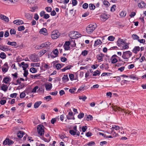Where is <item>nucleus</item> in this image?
I'll return each mask as SVG.
<instances>
[{
  "mask_svg": "<svg viewBox=\"0 0 146 146\" xmlns=\"http://www.w3.org/2000/svg\"><path fill=\"white\" fill-rule=\"evenodd\" d=\"M42 66L43 67H44V68L46 70L49 69L50 68V67L48 64L44 63L43 64Z\"/></svg>",
  "mask_w": 146,
  "mask_h": 146,
  "instance_id": "nucleus-40",
  "label": "nucleus"
},
{
  "mask_svg": "<svg viewBox=\"0 0 146 146\" xmlns=\"http://www.w3.org/2000/svg\"><path fill=\"white\" fill-rule=\"evenodd\" d=\"M95 144V142L93 141H91L87 143L86 145L88 146H94Z\"/></svg>",
  "mask_w": 146,
  "mask_h": 146,
  "instance_id": "nucleus-31",
  "label": "nucleus"
},
{
  "mask_svg": "<svg viewBox=\"0 0 146 146\" xmlns=\"http://www.w3.org/2000/svg\"><path fill=\"white\" fill-rule=\"evenodd\" d=\"M6 102V100H2L0 101V104L1 105L5 104Z\"/></svg>",
  "mask_w": 146,
  "mask_h": 146,
  "instance_id": "nucleus-64",
  "label": "nucleus"
},
{
  "mask_svg": "<svg viewBox=\"0 0 146 146\" xmlns=\"http://www.w3.org/2000/svg\"><path fill=\"white\" fill-rule=\"evenodd\" d=\"M0 49L4 51H7L9 50L8 48L5 47L3 45H0Z\"/></svg>",
  "mask_w": 146,
  "mask_h": 146,
  "instance_id": "nucleus-21",
  "label": "nucleus"
},
{
  "mask_svg": "<svg viewBox=\"0 0 146 146\" xmlns=\"http://www.w3.org/2000/svg\"><path fill=\"white\" fill-rule=\"evenodd\" d=\"M25 134V133L23 131H20L17 133V136L19 138H21L23 137Z\"/></svg>",
  "mask_w": 146,
  "mask_h": 146,
  "instance_id": "nucleus-17",
  "label": "nucleus"
},
{
  "mask_svg": "<svg viewBox=\"0 0 146 146\" xmlns=\"http://www.w3.org/2000/svg\"><path fill=\"white\" fill-rule=\"evenodd\" d=\"M111 74H112L111 73L105 72V73H102V74L101 75V76H110L111 75Z\"/></svg>",
  "mask_w": 146,
  "mask_h": 146,
  "instance_id": "nucleus-38",
  "label": "nucleus"
},
{
  "mask_svg": "<svg viewBox=\"0 0 146 146\" xmlns=\"http://www.w3.org/2000/svg\"><path fill=\"white\" fill-rule=\"evenodd\" d=\"M0 18L1 19L4 20V21L6 22H9V20L8 18L3 15H1L0 16Z\"/></svg>",
  "mask_w": 146,
  "mask_h": 146,
  "instance_id": "nucleus-14",
  "label": "nucleus"
},
{
  "mask_svg": "<svg viewBox=\"0 0 146 146\" xmlns=\"http://www.w3.org/2000/svg\"><path fill=\"white\" fill-rule=\"evenodd\" d=\"M132 37L134 39H137L138 40L139 39V37L135 34H133L132 36Z\"/></svg>",
  "mask_w": 146,
  "mask_h": 146,
  "instance_id": "nucleus-37",
  "label": "nucleus"
},
{
  "mask_svg": "<svg viewBox=\"0 0 146 146\" xmlns=\"http://www.w3.org/2000/svg\"><path fill=\"white\" fill-rule=\"evenodd\" d=\"M48 51L47 50H43L40 51L39 53V56H42L46 52Z\"/></svg>",
  "mask_w": 146,
  "mask_h": 146,
  "instance_id": "nucleus-26",
  "label": "nucleus"
},
{
  "mask_svg": "<svg viewBox=\"0 0 146 146\" xmlns=\"http://www.w3.org/2000/svg\"><path fill=\"white\" fill-rule=\"evenodd\" d=\"M70 44V42L69 41H67L65 42L63 45V46H69Z\"/></svg>",
  "mask_w": 146,
  "mask_h": 146,
  "instance_id": "nucleus-51",
  "label": "nucleus"
},
{
  "mask_svg": "<svg viewBox=\"0 0 146 146\" xmlns=\"http://www.w3.org/2000/svg\"><path fill=\"white\" fill-rule=\"evenodd\" d=\"M38 86H36L33 89V90L32 91V92L33 93H35L36 92V90L38 89Z\"/></svg>",
  "mask_w": 146,
  "mask_h": 146,
  "instance_id": "nucleus-50",
  "label": "nucleus"
},
{
  "mask_svg": "<svg viewBox=\"0 0 146 146\" xmlns=\"http://www.w3.org/2000/svg\"><path fill=\"white\" fill-rule=\"evenodd\" d=\"M140 50V48L139 46H135L132 52L135 54H136Z\"/></svg>",
  "mask_w": 146,
  "mask_h": 146,
  "instance_id": "nucleus-13",
  "label": "nucleus"
},
{
  "mask_svg": "<svg viewBox=\"0 0 146 146\" xmlns=\"http://www.w3.org/2000/svg\"><path fill=\"white\" fill-rule=\"evenodd\" d=\"M39 32L40 34H42L46 35L47 34V30L45 28H43L41 29L39 31Z\"/></svg>",
  "mask_w": 146,
  "mask_h": 146,
  "instance_id": "nucleus-16",
  "label": "nucleus"
},
{
  "mask_svg": "<svg viewBox=\"0 0 146 146\" xmlns=\"http://www.w3.org/2000/svg\"><path fill=\"white\" fill-rule=\"evenodd\" d=\"M88 5L87 3H85L82 5L83 8L84 9H86L88 7Z\"/></svg>",
  "mask_w": 146,
  "mask_h": 146,
  "instance_id": "nucleus-49",
  "label": "nucleus"
},
{
  "mask_svg": "<svg viewBox=\"0 0 146 146\" xmlns=\"http://www.w3.org/2000/svg\"><path fill=\"white\" fill-rule=\"evenodd\" d=\"M112 108L113 110L115 111H125L124 109H122L121 108L116 106H114V107H112Z\"/></svg>",
  "mask_w": 146,
  "mask_h": 146,
  "instance_id": "nucleus-15",
  "label": "nucleus"
},
{
  "mask_svg": "<svg viewBox=\"0 0 146 146\" xmlns=\"http://www.w3.org/2000/svg\"><path fill=\"white\" fill-rule=\"evenodd\" d=\"M138 6L140 8H142L146 6V4L143 1H141L140 3L138 4Z\"/></svg>",
  "mask_w": 146,
  "mask_h": 146,
  "instance_id": "nucleus-18",
  "label": "nucleus"
},
{
  "mask_svg": "<svg viewBox=\"0 0 146 146\" xmlns=\"http://www.w3.org/2000/svg\"><path fill=\"white\" fill-rule=\"evenodd\" d=\"M7 44L9 45L14 46L17 45V43L15 41L11 42L10 41H9L7 42Z\"/></svg>",
  "mask_w": 146,
  "mask_h": 146,
  "instance_id": "nucleus-23",
  "label": "nucleus"
},
{
  "mask_svg": "<svg viewBox=\"0 0 146 146\" xmlns=\"http://www.w3.org/2000/svg\"><path fill=\"white\" fill-rule=\"evenodd\" d=\"M88 54V52L87 50H84L82 52V54L84 56H85Z\"/></svg>",
  "mask_w": 146,
  "mask_h": 146,
  "instance_id": "nucleus-59",
  "label": "nucleus"
},
{
  "mask_svg": "<svg viewBox=\"0 0 146 146\" xmlns=\"http://www.w3.org/2000/svg\"><path fill=\"white\" fill-rule=\"evenodd\" d=\"M114 129H115V130H119V126L117 125H113L111 128V130H113Z\"/></svg>",
  "mask_w": 146,
  "mask_h": 146,
  "instance_id": "nucleus-32",
  "label": "nucleus"
},
{
  "mask_svg": "<svg viewBox=\"0 0 146 146\" xmlns=\"http://www.w3.org/2000/svg\"><path fill=\"white\" fill-rule=\"evenodd\" d=\"M96 28L95 25L90 24L86 28V32L88 34L91 33Z\"/></svg>",
  "mask_w": 146,
  "mask_h": 146,
  "instance_id": "nucleus-2",
  "label": "nucleus"
},
{
  "mask_svg": "<svg viewBox=\"0 0 146 146\" xmlns=\"http://www.w3.org/2000/svg\"><path fill=\"white\" fill-rule=\"evenodd\" d=\"M50 44V42H47L41 44L40 46H36V48L37 49L42 48L44 47L48 46Z\"/></svg>",
  "mask_w": 146,
  "mask_h": 146,
  "instance_id": "nucleus-6",
  "label": "nucleus"
},
{
  "mask_svg": "<svg viewBox=\"0 0 146 146\" xmlns=\"http://www.w3.org/2000/svg\"><path fill=\"white\" fill-rule=\"evenodd\" d=\"M25 16L27 17V19H31L32 18V16L29 13L26 14Z\"/></svg>",
  "mask_w": 146,
  "mask_h": 146,
  "instance_id": "nucleus-58",
  "label": "nucleus"
},
{
  "mask_svg": "<svg viewBox=\"0 0 146 146\" xmlns=\"http://www.w3.org/2000/svg\"><path fill=\"white\" fill-rule=\"evenodd\" d=\"M118 58H119V57L116 55L114 54L113 55L111 58V63L114 64L117 62V61Z\"/></svg>",
  "mask_w": 146,
  "mask_h": 146,
  "instance_id": "nucleus-7",
  "label": "nucleus"
},
{
  "mask_svg": "<svg viewBox=\"0 0 146 146\" xmlns=\"http://www.w3.org/2000/svg\"><path fill=\"white\" fill-rule=\"evenodd\" d=\"M17 94L16 93L11 94L10 95V97L12 98H15L17 96Z\"/></svg>",
  "mask_w": 146,
  "mask_h": 146,
  "instance_id": "nucleus-45",
  "label": "nucleus"
},
{
  "mask_svg": "<svg viewBox=\"0 0 146 146\" xmlns=\"http://www.w3.org/2000/svg\"><path fill=\"white\" fill-rule=\"evenodd\" d=\"M45 87L46 90H50L52 88V84L50 83H48L45 85Z\"/></svg>",
  "mask_w": 146,
  "mask_h": 146,
  "instance_id": "nucleus-11",
  "label": "nucleus"
},
{
  "mask_svg": "<svg viewBox=\"0 0 146 146\" xmlns=\"http://www.w3.org/2000/svg\"><path fill=\"white\" fill-rule=\"evenodd\" d=\"M7 89L8 87L6 85L3 84L2 86H1V89L3 90L5 92L7 90Z\"/></svg>",
  "mask_w": 146,
  "mask_h": 146,
  "instance_id": "nucleus-27",
  "label": "nucleus"
},
{
  "mask_svg": "<svg viewBox=\"0 0 146 146\" xmlns=\"http://www.w3.org/2000/svg\"><path fill=\"white\" fill-rule=\"evenodd\" d=\"M53 53L54 54L56 55V56H58V51L57 48L53 50Z\"/></svg>",
  "mask_w": 146,
  "mask_h": 146,
  "instance_id": "nucleus-41",
  "label": "nucleus"
},
{
  "mask_svg": "<svg viewBox=\"0 0 146 146\" xmlns=\"http://www.w3.org/2000/svg\"><path fill=\"white\" fill-rule=\"evenodd\" d=\"M30 71L31 72L33 73H35L37 72L36 69L34 68H31Z\"/></svg>",
  "mask_w": 146,
  "mask_h": 146,
  "instance_id": "nucleus-39",
  "label": "nucleus"
},
{
  "mask_svg": "<svg viewBox=\"0 0 146 146\" xmlns=\"http://www.w3.org/2000/svg\"><path fill=\"white\" fill-rule=\"evenodd\" d=\"M108 18V15L105 13H103L101 14L100 20L102 21H105Z\"/></svg>",
  "mask_w": 146,
  "mask_h": 146,
  "instance_id": "nucleus-10",
  "label": "nucleus"
},
{
  "mask_svg": "<svg viewBox=\"0 0 146 146\" xmlns=\"http://www.w3.org/2000/svg\"><path fill=\"white\" fill-rule=\"evenodd\" d=\"M138 41L139 42L141 43H143V44H144L145 42V40L142 39H138Z\"/></svg>",
  "mask_w": 146,
  "mask_h": 146,
  "instance_id": "nucleus-48",
  "label": "nucleus"
},
{
  "mask_svg": "<svg viewBox=\"0 0 146 146\" xmlns=\"http://www.w3.org/2000/svg\"><path fill=\"white\" fill-rule=\"evenodd\" d=\"M93 117L92 115H88L87 117V120L88 121L91 120L92 119Z\"/></svg>",
  "mask_w": 146,
  "mask_h": 146,
  "instance_id": "nucleus-57",
  "label": "nucleus"
},
{
  "mask_svg": "<svg viewBox=\"0 0 146 146\" xmlns=\"http://www.w3.org/2000/svg\"><path fill=\"white\" fill-rule=\"evenodd\" d=\"M102 43L100 39H97L95 42L94 46H97L101 44Z\"/></svg>",
  "mask_w": 146,
  "mask_h": 146,
  "instance_id": "nucleus-20",
  "label": "nucleus"
},
{
  "mask_svg": "<svg viewBox=\"0 0 146 146\" xmlns=\"http://www.w3.org/2000/svg\"><path fill=\"white\" fill-rule=\"evenodd\" d=\"M26 94L24 92H23L21 93L20 97L21 98H23L26 96Z\"/></svg>",
  "mask_w": 146,
  "mask_h": 146,
  "instance_id": "nucleus-43",
  "label": "nucleus"
},
{
  "mask_svg": "<svg viewBox=\"0 0 146 146\" xmlns=\"http://www.w3.org/2000/svg\"><path fill=\"white\" fill-rule=\"evenodd\" d=\"M10 33L11 35L15 34L16 33V31L15 29H11L10 30Z\"/></svg>",
  "mask_w": 146,
  "mask_h": 146,
  "instance_id": "nucleus-42",
  "label": "nucleus"
},
{
  "mask_svg": "<svg viewBox=\"0 0 146 146\" xmlns=\"http://www.w3.org/2000/svg\"><path fill=\"white\" fill-rule=\"evenodd\" d=\"M125 42V41H123V40L119 38L117 41V45L119 46H121L122 45H121L124 44Z\"/></svg>",
  "mask_w": 146,
  "mask_h": 146,
  "instance_id": "nucleus-12",
  "label": "nucleus"
},
{
  "mask_svg": "<svg viewBox=\"0 0 146 146\" xmlns=\"http://www.w3.org/2000/svg\"><path fill=\"white\" fill-rule=\"evenodd\" d=\"M77 132H76L75 131H74L72 129L70 130L69 131V133L71 135H74L76 134Z\"/></svg>",
  "mask_w": 146,
  "mask_h": 146,
  "instance_id": "nucleus-33",
  "label": "nucleus"
},
{
  "mask_svg": "<svg viewBox=\"0 0 146 146\" xmlns=\"http://www.w3.org/2000/svg\"><path fill=\"white\" fill-rule=\"evenodd\" d=\"M87 128V127L86 126H84L82 127V130L83 132H85L86 131Z\"/></svg>",
  "mask_w": 146,
  "mask_h": 146,
  "instance_id": "nucleus-62",
  "label": "nucleus"
},
{
  "mask_svg": "<svg viewBox=\"0 0 146 146\" xmlns=\"http://www.w3.org/2000/svg\"><path fill=\"white\" fill-rule=\"evenodd\" d=\"M69 76L70 80H74V75L73 74H70L69 75Z\"/></svg>",
  "mask_w": 146,
  "mask_h": 146,
  "instance_id": "nucleus-63",
  "label": "nucleus"
},
{
  "mask_svg": "<svg viewBox=\"0 0 146 146\" xmlns=\"http://www.w3.org/2000/svg\"><path fill=\"white\" fill-rule=\"evenodd\" d=\"M124 45H123L122 46V50H125L127 49H128L129 48V46L128 45H129V44H128L126 42L124 43Z\"/></svg>",
  "mask_w": 146,
  "mask_h": 146,
  "instance_id": "nucleus-22",
  "label": "nucleus"
},
{
  "mask_svg": "<svg viewBox=\"0 0 146 146\" xmlns=\"http://www.w3.org/2000/svg\"><path fill=\"white\" fill-rule=\"evenodd\" d=\"M132 52L130 51L123 52L122 54V57L125 60V61H128L129 59L132 55Z\"/></svg>",
  "mask_w": 146,
  "mask_h": 146,
  "instance_id": "nucleus-1",
  "label": "nucleus"
},
{
  "mask_svg": "<svg viewBox=\"0 0 146 146\" xmlns=\"http://www.w3.org/2000/svg\"><path fill=\"white\" fill-rule=\"evenodd\" d=\"M24 73L23 74V75L24 76L27 77L28 74V71L27 70H24Z\"/></svg>",
  "mask_w": 146,
  "mask_h": 146,
  "instance_id": "nucleus-54",
  "label": "nucleus"
},
{
  "mask_svg": "<svg viewBox=\"0 0 146 146\" xmlns=\"http://www.w3.org/2000/svg\"><path fill=\"white\" fill-rule=\"evenodd\" d=\"M9 35V32L8 31H5V34H4V36L5 37H8Z\"/></svg>",
  "mask_w": 146,
  "mask_h": 146,
  "instance_id": "nucleus-52",
  "label": "nucleus"
},
{
  "mask_svg": "<svg viewBox=\"0 0 146 146\" xmlns=\"http://www.w3.org/2000/svg\"><path fill=\"white\" fill-rule=\"evenodd\" d=\"M100 72L98 70H96L94 71V74H93V76H97L98 75H100Z\"/></svg>",
  "mask_w": 146,
  "mask_h": 146,
  "instance_id": "nucleus-30",
  "label": "nucleus"
},
{
  "mask_svg": "<svg viewBox=\"0 0 146 146\" xmlns=\"http://www.w3.org/2000/svg\"><path fill=\"white\" fill-rule=\"evenodd\" d=\"M84 116V114L83 113H81L78 115V118L81 119L83 118Z\"/></svg>",
  "mask_w": 146,
  "mask_h": 146,
  "instance_id": "nucleus-44",
  "label": "nucleus"
},
{
  "mask_svg": "<svg viewBox=\"0 0 146 146\" xmlns=\"http://www.w3.org/2000/svg\"><path fill=\"white\" fill-rule=\"evenodd\" d=\"M42 102L40 101H38L35 102L34 105V107L35 108H37L41 104Z\"/></svg>",
  "mask_w": 146,
  "mask_h": 146,
  "instance_id": "nucleus-25",
  "label": "nucleus"
},
{
  "mask_svg": "<svg viewBox=\"0 0 146 146\" xmlns=\"http://www.w3.org/2000/svg\"><path fill=\"white\" fill-rule=\"evenodd\" d=\"M14 143V142L9 138H7L3 142V144L4 145H11Z\"/></svg>",
  "mask_w": 146,
  "mask_h": 146,
  "instance_id": "nucleus-5",
  "label": "nucleus"
},
{
  "mask_svg": "<svg viewBox=\"0 0 146 146\" xmlns=\"http://www.w3.org/2000/svg\"><path fill=\"white\" fill-rule=\"evenodd\" d=\"M25 29V27L24 26H21L19 27L18 28V30L19 31H21Z\"/></svg>",
  "mask_w": 146,
  "mask_h": 146,
  "instance_id": "nucleus-35",
  "label": "nucleus"
},
{
  "mask_svg": "<svg viewBox=\"0 0 146 146\" xmlns=\"http://www.w3.org/2000/svg\"><path fill=\"white\" fill-rule=\"evenodd\" d=\"M28 65L27 64H25L22 66L23 69V70H26V69L28 67Z\"/></svg>",
  "mask_w": 146,
  "mask_h": 146,
  "instance_id": "nucleus-60",
  "label": "nucleus"
},
{
  "mask_svg": "<svg viewBox=\"0 0 146 146\" xmlns=\"http://www.w3.org/2000/svg\"><path fill=\"white\" fill-rule=\"evenodd\" d=\"M45 9L47 12H50L52 11V8L50 7H47L45 8Z\"/></svg>",
  "mask_w": 146,
  "mask_h": 146,
  "instance_id": "nucleus-47",
  "label": "nucleus"
},
{
  "mask_svg": "<svg viewBox=\"0 0 146 146\" xmlns=\"http://www.w3.org/2000/svg\"><path fill=\"white\" fill-rule=\"evenodd\" d=\"M89 7H90V9L92 10H94L95 8V5L91 3L89 4Z\"/></svg>",
  "mask_w": 146,
  "mask_h": 146,
  "instance_id": "nucleus-36",
  "label": "nucleus"
},
{
  "mask_svg": "<svg viewBox=\"0 0 146 146\" xmlns=\"http://www.w3.org/2000/svg\"><path fill=\"white\" fill-rule=\"evenodd\" d=\"M126 15V12L125 11H122L120 13V15L121 17H124Z\"/></svg>",
  "mask_w": 146,
  "mask_h": 146,
  "instance_id": "nucleus-34",
  "label": "nucleus"
},
{
  "mask_svg": "<svg viewBox=\"0 0 146 146\" xmlns=\"http://www.w3.org/2000/svg\"><path fill=\"white\" fill-rule=\"evenodd\" d=\"M62 80L64 83L67 82L69 80L68 75H64L63 77L62 78Z\"/></svg>",
  "mask_w": 146,
  "mask_h": 146,
  "instance_id": "nucleus-19",
  "label": "nucleus"
},
{
  "mask_svg": "<svg viewBox=\"0 0 146 146\" xmlns=\"http://www.w3.org/2000/svg\"><path fill=\"white\" fill-rule=\"evenodd\" d=\"M52 99L51 96L50 95L45 97L44 98V100H46V101L48 102Z\"/></svg>",
  "mask_w": 146,
  "mask_h": 146,
  "instance_id": "nucleus-28",
  "label": "nucleus"
},
{
  "mask_svg": "<svg viewBox=\"0 0 146 146\" xmlns=\"http://www.w3.org/2000/svg\"><path fill=\"white\" fill-rule=\"evenodd\" d=\"M114 39V37L111 36H109L108 38V40L111 41H113Z\"/></svg>",
  "mask_w": 146,
  "mask_h": 146,
  "instance_id": "nucleus-46",
  "label": "nucleus"
},
{
  "mask_svg": "<svg viewBox=\"0 0 146 146\" xmlns=\"http://www.w3.org/2000/svg\"><path fill=\"white\" fill-rule=\"evenodd\" d=\"M59 36L60 33L57 30L54 31L52 32L51 37L52 39H56Z\"/></svg>",
  "mask_w": 146,
  "mask_h": 146,
  "instance_id": "nucleus-4",
  "label": "nucleus"
},
{
  "mask_svg": "<svg viewBox=\"0 0 146 146\" xmlns=\"http://www.w3.org/2000/svg\"><path fill=\"white\" fill-rule=\"evenodd\" d=\"M72 3L73 6H75L77 3V1L76 0H72Z\"/></svg>",
  "mask_w": 146,
  "mask_h": 146,
  "instance_id": "nucleus-56",
  "label": "nucleus"
},
{
  "mask_svg": "<svg viewBox=\"0 0 146 146\" xmlns=\"http://www.w3.org/2000/svg\"><path fill=\"white\" fill-rule=\"evenodd\" d=\"M44 126L42 125H38L37 126V130L38 133L40 136H42L44 133Z\"/></svg>",
  "mask_w": 146,
  "mask_h": 146,
  "instance_id": "nucleus-3",
  "label": "nucleus"
},
{
  "mask_svg": "<svg viewBox=\"0 0 146 146\" xmlns=\"http://www.w3.org/2000/svg\"><path fill=\"white\" fill-rule=\"evenodd\" d=\"M111 134L112 136H114L115 135V137H116L117 135H118V134L116 133L114 131V130H112L111 131Z\"/></svg>",
  "mask_w": 146,
  "mask_h": 146,
  "instance_id": "nucleus-55",
  "label": "nucleus"
},
{
  "mask_svg": "<svg viewBox=\"0 0 146 146\" xmlns=\"http://www.w3.org/2000/svg\"><path fill=\"white\" fill-rule=\"evenodd\" d=\"M104 56V54L101 53L97 55V59L98 60V62H100L103 61V58Z\"/></svg>",
  "mask_w": 146,
  "mask_h": 146,
  "instance_id": "nucleus-8",
  "label": "nucleus"
},
{
  "mask_svg": "<svg viewBox=\"0 0 146 146\" xmlns=\"http://www.w3.org/2000/svg\"><path fill=\"white\" fill-rule=\"evenodd\" d=\"M55 66L58 70L60 69L61 67V65L60 64H56V65Z\"/></svg>",
  "mask_w": 146,
  "mask_h": 146,
  "instance_id": "nucleus-53",
  "label": "nucleus"
},
{
  "mask_svg": "<svg viewBox=\"0 0 146 146\" xmlns=\"http://www.w3.org/2000/svg\"><path fill=\"white\" fill-rule=\"evenodd\" d=\"M30 59L34 62H36L39 59L37 56L35 54H32L30 57Z\"/></svg>",
  "mask_w": 146,
  "mask_h": 146,
  "instance_id": "nucleus-9",
  "label": "nucleus"
},
{
  "mask_svg": "<svg viewBox=\"0 0 146 146\" xmlns=\"http://www.w3.org/2000/svg\"><path fill=\"white\" fill-rule=\"evenodd\" d=\"M116 7L115 5H113L111 8V11H114L115 10V8Z\"/></svg>",
  "mask_w": 146,
  "mask_h": 146,
  "instance_id": "nucleus-61",
  "label": "nucleus"
},
{
  "mask_svg": "<svg viewBox=\"0 0 146 146\" xmlns=\"http://www.w3.org/2000/svg\"><path fill=\"white\" fill-rule=\"evenodd\" d=\"M6 54L3 52H1L0 54V57L2 59H4L6 58Z\"/></svg>",
  "mask_w": 146,
  "mask_h": 146,
  "instance_id": "nucleus-29",
  "label": "nucleus"
},
{
  "mask_svg": "<svg viewBox=\"0 0 146 146\" xmlns=\"http://www.w3.org/2000/svg\"><path fill=\"white\" fill-rule=\"evenodd\" d=\"M10 78L9 77H5L3 79V82L5 84H7L9 81Z\"/></svg>",
  "mask_w": 146,
  "mask_h": 146,
  "instance_id": "nucleus-24",
  "label": "nucleus"
}]
</instances>
